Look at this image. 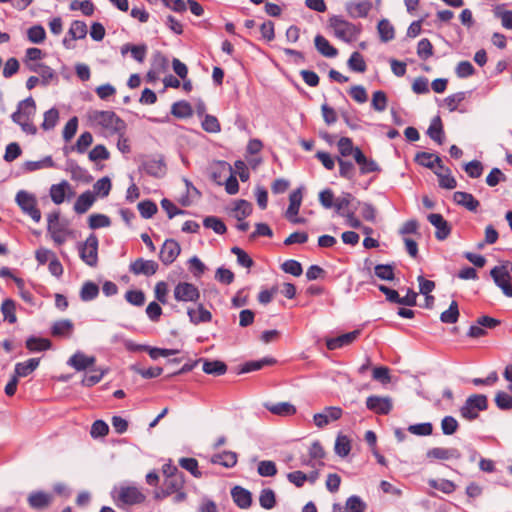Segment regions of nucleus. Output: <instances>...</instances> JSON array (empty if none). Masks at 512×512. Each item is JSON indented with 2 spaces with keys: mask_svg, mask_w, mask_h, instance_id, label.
Listing matches in <instances>:
<instances>
[{
  "mask_svg": "<svg viewBox=\"0 0 512 512\" xmlns=\"http://www.w3.org/2000/svg\"><path fill=\"white\" fill-rule=\"evenodd\" d=\"M111 497L119 508L143 504L146 495L141 488L130 483H121L111 491Z\"/></svg>",
  "mask_w": 512,
  "mask_h": 512,
  "instance_id": "1",
  "label": "nucleus"
},
{
  "mask_svg": "<svg viewBox=\"0 0 512 512\" xmlns=\"http://www.w3.org/2000/svg\"><path fill=\"white\" fill-rule=\"evenodd\" d=\"M495 284L507 297H512V262L504 261L490 271Z\"/></svg>",
  "mask_w": 512,
  "mask_h": 512,
  "instance_id": "2",
  "label": "nucleus"
},
{
  "mask_svg": "<svg viewBox=\"0 0 512 512\" xmlns=\"http://www.w3.org/2000/svg\"><path fill=\"white\" fill-rule=\"evenodd\" d=\"M90 119L112 133H121L126 128L125 122L113 111H92Z\"/></svg>",
  "mask_w": 512,
  "mask_h": 512,
  "instance_id": "3",
  "label": "nucleus"
},
{
  "mask_svg": "<svg viewBox=\"0 0 512 512\" xmlns=\"http://www.w3.org/2000/svg\"><path fill=\"white\" fill-rule=\"evenodd\" d=\"M329 26L332 28L334 35L345 42H352L360 33V29L356 25L346 21L341 16H332L329 19Z\"/></svg>",
  "mask_w": 512,
  "mask_h": 512,
  "instance_id": "4",
  "label": "nucleus"
},
{
  "mask_svg": "<svg viewBox=\"0 0 512 512\" xmlns=\"http://www.w3.org/2000/svg\"><path fill=\"white\" fill-rule=\"evenodd\" d=\"M488 408V399L483 394H473L469 396L463 406L460 408V415L472 421L478 418L480 411H485Z\"/></svg>",
  "mask_w": 512,
  "mask_h": 512,
  "instance_id": "5",
  "label": "nucleus"
},
{
  "mask_svg": "<svg viewBox=\"0 0 512 512\" xmlns=\"http://www.w3.org/2000/svg\"><path fill=\"white\" fill-rule=\"evenodd\" d=\"M79 255L81 260L90 267H95L98 263V238L95 234H90L85 242L80 243Z\"/></svg>",
  "mask_w": 512,
  "mask_h": 512,
  "instance_id": "6",
  "label": "nucleus"
},
{
  "mask_svg": "<svg viewBox=\"0 0 512 512\" xmlns=\"http://www.w3.org/2000/svg\"><path fill=\"white\" fill-rule=\"evenodd\" d=\"M15 200L21 210L29 215L35 222L41 220V212L37 208V199L33 194L21 190L16 194Z\"/></svg>",
  "mask_w": 512,
  "mask_h": 512,
  "instance_id": "7",
  "label": "nucleus"
},
{
  "mask_svg": "<svg viewBox=\"0 0 512 512\" xmlns=\"http://www.w3.org/2000/svg\"><path fill=\"white\" fill-rule=\"evenodd\" d=\"M366 407L376 414L387 415L393 409V399L390 396L371 395L366 399Z\"/></svg>",
  "mask_w": 512,
  "mask_h": 512,
  "instance_id": "8",
  "label": "nucleus"
},
{
  "mask_svg": "<svg viewBox=\"0 0 512 512\" xmlns=\"http://www.w3.org/2000/svg\"><path fill=\"white\" fill-rule=\"evenodd\" d=\"M174 298L180 302H197L200 292L194 284L180 282L174 288Z\"/></svg>",
  "mask_w": 512,
  "mask_h": 512,
  "instance_id": "9",
  "label": "nucleus"
},
{
  "mask_svg": "<svg viewBox=\"0 0 512 512\" xmlns=\"http://www.w3.org/2000/svg\"><path fill=\"white\" fill-rule=\"evenodd\" d=\"M36 113V103L32 97L19 102L17 110L11 115L13 122L20 124L27 119H32Z\"/></svg>",
  "mask_w": 512,
  "mask_h": 512,
  "instance_id": "10",
  "label": "nucleus"
},
{
  "mask_svg": "<svg viewBox=\"0 0 512 512\" xmlns=\"http://www.w3.org/2000/svg\"><path fill=\"white\" fill-rule=\"evenodd\" d=\"M342 414L343 410L340 407H325L321 413H316L313 416L314 424L318 428H323L330 422L340 419Z\"/></svg>",
  "mask_w": 512,
  "mask_h": 512,
  "instance_id": "11",
  "label": "nucleus"
},
{
  "mask_svg": "<svg viewBox=\"0 0 512 512\" xmlns=\"http://www.w3.org/2000/svg\"><path fill=\"white\" fill-rule=\"evenodd\" d=\"M180 251L181 248L179 244L173 239H168L164 242L160 250V260L163 262V264L169 265L176 260L180 254Z\"/></svg>",
  "mask_w": 512,
  "mask_h": 512,
  "instance_id": "12",
  "label": "nucleus"
},
{
  "mask_svg": "<svg viewBox=\"0 0 512 512\" xmlns=\"http://www.w3.org/2000/svg\"><path fill=\"white\" fill-rule=\"evenodd\" d=\"M158 264L153 260L138 258L130 264V271L135 275L151 276L156 273Z\"/></svg>",
  "mask_w": 512,
  "mask_h": 512,
  "instance_id": "13",
  "label": "nucleus"
},
{
  "mask_svg": "<svg viewBox=\"0 0 512 512\" xmlns=\"http://www.w3.org/2000/svg\"><path fill=\"white\" fill-rule=\"evenodd\" d=\"M67 194L68 197H71L74 195V192L66 180H62L60 183L53 184L50 187V197L56 205L63 203Z\"/></svg>",
  "mask_w": 512,
  "mask_h": 512,
  "instance_id": "14",
  "label": "nucleus"
},
{
  "mask_svg": "<svg viewBox=\"0 0 512 512\" xmlns=\"http://www.w3.org/2000/svg\"><path fill=\"white\" fill-rule=\"evenodd\" d=\"M360 335V330H354L335 338H328L326 340V346L329 350H336L344 346L352 344Z\"/></svg>",
  "mask_w": 512,
  "mask_h": 512,
  "instance_id": "15",
  "label": "nucleus"
},
{
  "mask_svg": "<svg viewBox=\"0 0 512 512\" xmlns=\"http://www.w3.org/2000/svg\"><path fill=\"white\" fill-rule=\"evenodd\" d=\"M428 221L436 228L435 236L438 240H444L449 236L450 226L441 214H429Z\"/></svg>",
  "mask_w": 512,
  "mask_h": 512,
  "instance_id": "16",
  "label": "nucleus"
},
{
  "mask_svg": "<svg viewBox=\"0 0 512 512\" xmlns=\"http://www.w3.org/2000/svg\"><path fill=\"white\" fill-rule=\"evenodd\" d=\"M65 170L70 173L71 178L75 181L90 183L92 181V176L89 172L79 166L74 160H67Z\"/></svg>",
  "mask_w": 512,
  "mask_h": 512,
  "instance_id": "17",
  "label": "nucleus"
},
{
  "mask_svg": "<svg viewBox=\"0 0 512 512\" xmlns=\"http://www.w3.org/2000/svg\"><path fill=\"white\" fill-rule=\"evenodd\" d=\"M95 362L94 356H87L83 352L77 351L69 358L67 364L77 371H83L93 366Z\"/></svg>",
  "mask_w": 512,
  "mask_h": 512,
  "instance_id": "18",
  "label": "nucleus"
},
{
  "mask_svg": "<svg viewBox=\"0 0 512 512\" xmlns=\"http://www.w3.org/2000/svg\"><path fill=\"white\" fill-rule=\"evenodd\" d=\"M141 169L150 176L160 178L166 172V165L161 158H153L143 161Z\"/></svg>",
  "mask_w": 512,
  "mask_h": 512,
  "instance_id": "19",
  "label": "nucleus"
},
{
  "mask_svg": "<svg viewBox=\"0 0 512 512\" xmlns=\"http://www.w3.org/2000/svg\"><path fill=\"white\" fill-rule=\"evenodd\" d=\"M231 496L235 504L241 509H247L252 504V494L247 489L235 486L231 490Z\"/></svg>",
  "mask_w": 512,
  "mask_h": 512,
  "instance_id": "20",
  "label": "nucleus"
},
{
  "mask_svg": "<svg viewBox=\"0 0 512 512\" xmlns=\"http://www.w3.org/2000/svg\"><path fill=\"white\" fill-rule=\"evenodd\" d=\"M354 160L359 165L361 174L380 171L379 165L373 159L367 158L361 149H357Z\"/></svg>",
  "mask_w": 512,
  "mask_h": 512,
  "instance_id": "21",
  "label": "nucleus"
},
{
  "mask_svg": "<svg viewBox=\"0 0 512 512\" xmlns=\"http://www.w3.org/2000/svg\"><path fill=\"white\" fill-rule=\"evenodd\" d=\"M427 458L437 460L459 459L461 454L456 448L435 447L427 451Z\"/></svg>",
  "mask_w": 512,
  "mask_h": 512,
  "instance_id": "22",
  "label": "nucleus"
},
{
  "mask_svg": "<svg viewBox=\"0 0 512 512\" xmlns=\"http://www.w3.org/2000/svg\"><path fill=\"white\" fill-rule=\"evenodd\" d=\"M372 8L369 1L350 2L346 5V10L352 18H364Z\"/></svg>",
  "mask_w": 512,
  "mask_h": 512,
  "instance_id": "23",
  "label": "nucleus"
},
{
  "mask_svg": "<svg viewBox=\"0 0 512 512\" xmlns=\"http://www.w3.org/2000/svg\"><path fill=\"white\" fill-rule=\"evenodd\" d=\"M453 200L458 205H461L472 212H475L480 205L479 201L475 199L472 194L462 191L455 192Z\"/></svg>",
  "mask_w": 512,
  "mask_h": 512,
  "instance_id": "24",
  "label": "nucleus"
},
{
  "mask_svg": "<svg viewBox=\"0 0 512 512\" xmlns=\"http://www.w3.org/2000/svg\"><path fill=\"white\" fill-rule=\"evenodd\" d=\"M28 504L33 509H43L52 502V495L46 492H33L28 496Z\"/></svg>",
  "mask_w": 512,
  "mask_h": 512,
  "instance_id": "25",
  "label": "nucleus"
},
{
  "mask_svg": "<svg viewBox=\"0 0 512 512\" xmlns=\"http://www.w3.org/2000/svg\"><path fill=\"white\" fill-rule=\"evenodd\" d=\"M265 408L279 416H291L296 413L295 406L289 402L265 403Z\"/></svg>",
  "mask_w": 512,
  "mask_h": 512,
  "instance_id": "26",
  "label": "nucleus"
},
{
  "mask_svg": "<svg viewBox=\"0 0 512 512\" xmlns=\"http://www.w3.org/2000/svg\"><path fill=\"white\" fill-rule=\"evenodd\" d=\"M95 202V195L91 191H85L77 198L74 210L78 214L86 213Z\"/></svg>",
  "mask_w": 512,
  "mask_h": 512,
  "instance_id": "27",
  "label": "nucleus"
},
{
  "mask_svg": "<svg viewBox=\"0 0 512 512\" xmlns=\"http://www.w3.org/2000/svg\"><path fill=\"white\" fill-rule=\"evenodd\" d=\"M289 206L285 216L287 219L297 216L302 202V190L300 188L294 190L289 196Z\"/></svg>",
  "mask_w": 512,
  "mask_h": 512,
  "instance_id": "28",
  "label": "nucleus"
},
{
  "mask_svg": "<svg viewBox=\"0 0 512 512\" xmlns=\"http://www.w3.org/2000/svg\"><path fill=\"white\" fill-rule=\"evenodd\" d=\"M74 329V324L69 319L56 321L51 329L53 336L70 337Z\"/></svg>",
  "mask_w": 512,
  "mask_h": 512,
  "instance_id": "29",
  "label": "nucleus"
},
{
  "mask_svg": "<svg viewBox=\"0 0 512 512\" xmlns=\"http://www.w3.org/2000/svg\"><path fill=\"white\" fill-rule=\"evenodd\" d=\"M315 47L319 53L325 57L333 58L338 54L336 48H334L329 41L322 35H316L314 39Z\"/></svg>",
  "mask_w": 512,
  "mask_h": 512,
  "instance_id": "30",
  "label": "nucleus"
},
{
  "mask_svg": "<svg viewBox=\"0 0 512 512\" xmlns=\"http://www.w3.org/2000/svg\"><path fill=\"white\" fill-rule=\"evenodd\" d=\"M184 475L183 474H174L171 477H166L163 482V488L170 494H174L178 492V490H182L184 487Z\"/></svg>",
  "mask_w": 512,
  "mask_h": 512,
  "instance_id": "31",
  "label": "nucleus"
},
{
  "mask_svg": "<svg viewBox=\"0 0 512 512\" xmlns=\"http://www.w3.org/2000/svg\"><path fill=\"white\" fill-rule=\"evenodd\" d=\"M187 314L190 321L195 325L210 322L212 319V314L202 304L198 306L197 310L188 309Z\"/></svg>",
  "mask_w": 512,
  "mask_h": 512,
  "instance_id": "32",
  "label": "nucleus"
},
{
  "mask_svg": "<svg viewBox=\"0 0 512 512\" xmlns=\"http://www.w3.org/2000/svg\"><path fill=\"white\" fill-rule=\"evenodd\" d=\"M211 463L220 464L226 468L234 467L237 463V454L232 451H224L211 457Z\"/></svg>",
  "mask_w": 512,
  "mask_h": 512,
  "instance_id": "33",
  "label": "nucleus"
},
{
  "mask_svg": "<svg viewBox=\"0 0 512 512\" xmlns=\"http://www.w3.org/2000/svg\"><path fill=\"white\" fill-rule=\"evenodd\" d=\"M39 358H31L25 362L15 365V376L26 377L31 374L39 365Z\"/></svg>",
  "mask_w": 512,
  "mask_h": 512,
  "instance_id": "34",
  "label": "nucleus"
},
{
  "mask_svg": "<svg viewBox=\"0 0 512 512\" xmlns=\"http://www.w3.org/2000/svg\"><path fill=\"white\" fill-rule=\"evenodd\" d=\"M415 161L418 164H420L424 167L430 168V169H432L434 167V164L437 163L438 167L440 169H443V166L441 165L440 157H438L432 153L418 152L415 156Z\"/></svg>",
  "mask_w": 512,
  "mask_h": 512,
  "instance_id": "35",
  "label": "nucleus"
},
{
  "mask_svg": "<svg viewBox=\"0 0 512 512\" xmlns=\"http://www.w3.org/2000/svg\"><path fill=\"white\" fill-rule=\"evenodd\" d=\"M427 134L429 135V137L432 140H434L438 144L443 143L444 132H443V127H442V122H441V119L439 116L435 117L432 120V122L427 130Z\"/></svg>",
  "mask_w": 512,
  "mask_h": 512,
  "instance_id": "36",
  "label": "nucleus"
},
{
  "mask_svg": "<svg viewBox=\"0 0 512 512\" xmlns=\"http://www.w3.org/2000/svg\"><path fill=\"white\" fill-rule=\"evenodd\" d=\"M203 371L206 374H211L215 376H220L226 373L227 366L224 362L219 360H204L203 361Z\"/></svg>",
  "mask_w": 512,
  "mask_h": 512,
  "instance_id": "37",
  "label": "nucleus"
},
{
  "mask_svg": "<svg viewBox=\"0 0 512 512\" xmlns=\"http://www.w3.org/2000/svg\"><path fill=\"white\" fill-rule=\"evenodd\" d=\"M55 163L51 156H46L39 161H27L24 163V169L27 172H33L40 169L54 168Z\"/></svg>",
  "mask_w": 512,
  "mask_h": 512,
  "instance_id": "38",
  "label": "nucleus"
},
{
  "mask_svg": "<svg viewBox=\"0 0 512 512\" xmlns=\"http://www.w3.org/2000/svg\"><path fill=\"white\" fill-rule=\"evenodd\" d=\"M259 504L262 508L270 510L276 505L275 492L270 488H264L259 495Z\"/></svg>",
  "mask_w": 512,
  "mask_h": 512,
  "instance_id": "39",
  "label": "nucleus"
},
{
  "mask_svg": "<svg viewBox=\"0 0 512 512\" xmlns=\"http://www.w3.org/2000/svg\"><path fill=\"white\" fill-rule=\"evenodd\" d=\"M377 29H378L380 39L383 42H388V41H391L392 39H394V36H395L394 27L387 19H382L381 21H379Z\"/></svg>",
  "mask_w": 512,
  "mask_h": 512,
  "instance_id": "40",
  "label": "nucleus"
},
{
  "mask_svg": "<svg viewBox=\"0 0 512 512\" xmlns=\"http://www.w3.org/2000/svg\"><path fill=\"white\" fill-rule=\"evenodd\" d=\"M98 294V285L91 281L85 282L80 290V298L82 301L85 302L95 299L98 296Z\"/></svg>",
  "mask_w": 512,
  "mask_h": 512,
  "instance_id": "41",
  "label": "nucleus"
},
{
  "mask_svg": "<svg viewBox=\"0 0 512 512\" xmlns=\"http://www.w3.org/2000/svg\"><path fill=\"white\" fill-rule=\"evenodd\" d=\"M275 362H276L275 359L268 358V357L263 358L261 360L248 361L242 366L240 372L241 373H249L252 371L260 370L266 365H273Z\"/></svg>",
  "mask_w": 512,
  "mask_h": 512,
  "instance_id": "42",
  "label": "nucleus"
},
{
  "mask_svg": "<svg viewBox=\"0 0 512 512\" xmlns=\"http://www.w3.org/2000/svg\"><path fill=\"white\" fill-rule=\"evenodd\" d=\"M335 453L344 458L348 456L351 451V442L345 435H338L334 446Z\"/></svg>",
  "mask_w": 512,
  "mask_h": 512,
  "instance_id": "43",
  "label": "nucleus"
},
{
  "mask_svg": "<svg viewBox=\"0 0 512 512\" xmlns=\"http://www.w3.org/2000/svg\"><path fill=\"white\" fill-rule=\"evenodd\" d=\"M349 206H356V199L350 193H344L342 196L335 199L334 208L338 214L344 213L343 210Z\"/></svg>",
  "mask_w": 512,
  "mask_h": 512,
  "instance_id": "44",
  "label": "nucleus"
},
{
  "mask_svg": "<svg viewBox=\"0 0 512 512\" xmlns=\"http://www.w3.org/2000/svg\"><path fill=\"white\" fill-rule=\"evenodd\" d=\"M458 318L459 309L456 301H452L449 308L440 315V320L446 324H454L458 321Z\"/></svg>",
  "mask_w": 512,
  "mask_h": 512,
  "instance_id": "45",
  "label": "nucleus"
},
{
  "mask_svg": "<svg viewBox=\"0 0 512 512\" xmlns=\"http://www.w3.org/2000/svg\"><path fill=\"white\" fill-rule=\"evenodd\" d=\"M435 174L439 178V186L444 189H454L457 186V182L455 178L450 174V170L441 169V171H436Z\"/></svg>",
  "mask_w": 512,
  "mask_h": 512,
  "instance_id": "46",
  "label": "nucleus"
},
{
  "mask_svg": "<svg viewBox=\"0 0 512 512\" xmlns=\"http://www.w3.org/2000/svg\"><path fill=\"white\" fill-rule=\"evenodd\" d=\"M172 115L178 118H186L192 115L191 105L186 101L175 102L171 108Z\"/></svg>",
  "mask_w": 512,
  "mask_h": 512,
  "instance_id": "47",
  "label": "nucleus"
},
{
  "mask_svg": "<svg viewBox=\"0 0 512 512\" xmlns=\"http://www.w3.org/2000/svg\"><path fill=\"white\" fill-rule=\"evenodd\" d=\"M26 347L30 351H44L51 347V342L48 339L30 337L26 340Z\"/></svg>",
  "mask_w": 512,
  "mask_h": 512,
  "instance_id": "48",
  "label": "nucleus"
},
{
  "mask_svg": "<svg viewBox=\"0 0 512 512\" xmlns=\"http://www.w3.org/2000/svg\"><path fill=\"white\" fill-rule=\"evenodd\" d=\"M337 147L342 157H347L350 155L354 156L357 149H360L359 147H354L352 140L348 137L340 138L337 143Z\"/></svg>",
  "mask_w": 512,
  "mask_h": 512,
  "instance_id": "49",
  "label": "nucleus"
},
{
  "mask_svg": "<svg viewBox=\"0 0 512 512\" xmlns=\"http://www.w3.org/2000/svg\"><path fill=\"white\" fill-rule=\"evenodd\" d=\"M347 64L350 70L359 73L365 72L367 68L363 56L359 52H353Z\"/></svg>",
  "mask_w": 512,
  "mask_h": 512,
  "instance_id": "50",
  "label": "nucleus"
},
{
  "mask_svg": "<svg viewBox=\"0 0 512 512\" xmlns=\"http://www.w3.org/2000/svg\"><path fill=\"white\" fill-rule=\"evenodd\" d=\"M203 225L206 228L212 229L217 234H224L226 232V226L224 222L216 216H208L203 220Z\"/></svg>",
  "mask_w": 512,
  "mask_h": 512,
  "instance_id": "51",
  "label": "nucleus"
},
{
  "mask_svg": "<svg viewBox=\"0 0 512 512\" xmlns=\"http://www.w3.org/2000/svg\"><path fill=\"white\" fill-rule=\"evenodd\" d=\"M68 33L72 40L83 39L87 35V25L83 21L75 20L71 23Z\"/></svg>",
  "mask_w": 512,
  "mask_h": 512,
  "instance_id": "52",
  "label": "nucleus"
},
{
  "mask_svg": "<svg viewBox=\"0 0 512 512\" xmlns=\"http://www.w3.org/2000/svg\"><path fill=\"white\" fill-rule=\"evenodd\" d=\"M15 303L11 299H6L3 301L1 305V311L4 317V320L8 321L9 323L13 324L16 322V314H15Z\"/></svg>",
  "mask_w": 512,
  "mask_h": 512,
  "instance_id": "53",
  "label": "nucleus"
},
{
  "mask_svg": "<svg viewBox=\"0 0 512 512\" xmlns=\"http://www.w3.org/2000/svg\"><path fill=\"white\" fill-rule=\"evenodd\" d=\"M496 406L500 410H512V395L505 391H498L494 398Z\"/></svg>",
  "mask_w": 512,
  "mask_h": 512,
  "instance_id": "54",
  "label": "nucleus"
},
{
  "mask_svg": "<svg viewBox=\"0 0 512 512\" xmlns=\"http://www.w3.org/2000/svg\"><path fill=\"white\" fill-rule=\"evenodd\" d=\"M27 36L30 42L40 44L45 40L46 32L41 25H34L28 29Z\"/></svg>",
  "mask_w": 512,
  "mask_h": 512,
  "instance_id": "55",
  "label": "nucleus"
},
{
  "mask_svg": "<svg viewBox=\"0 0 512 512\" xmlns=\"http://www.w3.org/2000/svg\"><path fill=\"white\" fill-rule=\"evenodd\" d=\"M179 465L189 471L194 477L201 478L202 472L198 469V462L195 458H181Z\"/></svg>",
  "mask_w": 512,
  "mask_h": 512,
  "instance_id": "56",
  "label": "nucleus"
},
{
  "mask_svg": "<svg viewBox=\"0 0 512 512\" xmlns=\"http://www.w3.org/2000/svg\"><path fill=\"white\" fill-rule=\"evenodd\" d=\"M58 119H59L58 110L55 108H51L50 110H48L44 113V120H43L41 127L44 130H51L56 126Z\"/></svg>",
  "mask_w": 512,
  "mask_h": 512,
  "instance_id": "57",
  "label": "nucleus"
},
{
  "mask_svg": "<svg viewBox=\"0 0 512 512\" xmlns=\"http://www.w3.org/2000/svg\"><path fill=\"white\" fill-rule=\"evenodd\" d=\"M93 142V136L90 132H83L76 144L71 147V150H76L78 153H84L87 148L92 144Z\"/></svg>",
  "mask_w": 512,
  "mask_h": 512,
  "instance_id": "58",
  "label": "nucleus"
},
{
  "mask_svg": "<svg viewBox=\"0 0 512 512\" xmlns=\"http://www.w3.org/2000/svg\"><path fill=\"white\" fill-rule=\"evenodd\" d=\"M339 164V174L341 177L346 179H352L355 175V167L351 161L344 160L343 158H337Z\"/></svg>",
  "mask_w": 512,
  "mask_h": 512,
  "instance_id": "59",
  "label": "nucleus"
},
{
  "mask_svg": "<svg viewBox=\"0 0 512 512\" xmlns=\"http://www.w3.org/2000/svg\"><path fill=\"white\" fill-rule=\"evenodd\" d=\"M257 471L263 477H273L277 474V467L273 461L263 460L259 462Z\"/></svg>",
  "mask_w": 512,
  "mask_h": 512,
  "instance_id": "60",
  "label": "nucleus"
},
{
  "mask_svg": "<svg viewBox=\"0 0 512 512\" xmlns=\"http://www.w3.org/2000/svg\"><path fill=\"white\" fill-rule=\"evenodd\" d=\"M387 102V96L383 91L378 90L373 93L371 106L374 110L378 112L384 111L387 107Z\"/></svg>",
  "mask_w": 512,
  "mask_h": 512,
  "instance_id": "61",
  "label": "nucleus"
},
{
  "mask_svg": "<svg viewBox=\"0 0 512 512\" xmlns=\"http://www.w3.org/2000/svg\"><path fill=\"white\" fill-rule=\"evenodd\" d=\"M69 8L71 11L81 10L83 12V14L86 16H91L94 13V5L89 0H85V1L74 0L70 3Z\"/></svg>",
  "mask_w": 512,
  "mask_h": 512,
  "instance_id": "62",
  "label": "nucleus"
},
{
  "mask_svg": "<svg viewBox=\"0 0 512 512\" xmlns=\"http://www.w3.org/2000/svg\"><path fill=\"white\" fill-rule=\"evenodd\" d=\"M234 211L237 220L241 221L251 214L252 205L246 200H239L235 205Z\"/></svg>",
  "mask_w": 512,
  "mask_h": 512,
  "instance_id": "63",
  "label": "nucleus"
},
{
  "mask_svg": "<svg viewBox=\"0 0 512 512\" xmlns=\"http://www.w3.org/2000/svg\"><path fill=\"white\" fill-rule=\"evenodd\" d=\"M365 503L358 496H351L347 499L345 510L347 512H364Z\"/></svg>",
  "mask_w": 512,
  "mask_h": 512,
  "instance_id": "64",
  "label": "nucleus"
}]
</instances>
